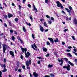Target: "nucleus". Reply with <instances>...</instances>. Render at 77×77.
Returning a JSON list of instances; mask_svg holds the SVG:
<instances>
[{
    "label": "nucleus",
    "instance_id": "nucleus-1",
    "mask_svg": "<svg viewBox=\"0 0 77 77\" xmlns=\"http://www.w3.org/2000/svg\"><path fill=\"white\" fill-rule=\"evenodd\" d=\"M21 49L23 53L25 52V54L26 56L25 57H29L30 56V53L28 52H27V53H26V51H27V49H26V48L24 49L23 48H21Z\"/></svg>",
    "mask_w": 77,
    "mask_h": 77
},
{
    "label": "nucleus",
    "instance_id": "nucleus-2",
    "mask_svg": "<svg viewBox=\"0 0 77 77\" xmlns=\"http://www.w3.org/2000/svg\"><path fill=\"white\" fill-rule=\"evenodd\" d=\"M29 65H31V60H29V61H27L26 62V65L27 66V69H30V67H29Z\"/></svg>",
    "mask_w": 77,
    "mask_h": 77
},
{
    "label": "nucleus",
    "instance_id": "nucleus-3",
    "mask_svg": "<svg viewBox=\"0 0 77 77\" xmlns=\"http://www.w3.org/2000/svg\"><path fill=\"white\" fill-rule=\"evenodd\" d=\"M56 3L57 4V6L58 8H60L61 7V8L63 9V6L62 5V4L60 3L59 1H57L56 2Z\"/></svg>",
    "mask_w": 77,
    "mask_h": 77
},
{
    "label": "nucleus",
    "instance_id": "nucleus-4",
    "mask_svg": "<svg viewBox=\"0 0 77 77\" xmlns=\"http://www.w3.org/2000/svg\"><path fill=\"white\" fill-rule=\"evenodd\" d=\"M69 9H70L69 10V9L65 8V9L66 10V11H67L69 12V14L70 15H71V10H72V8L71 6H69Z\"/></svg>",
    "mask_w": 77,
    "mask_h": 77
},
{
    "label": "nucleus",
    "instance_id": "nucleus-5",
    "mask_svg": "<svg viewBox=\"0 0 77 77\" xmlns=\"http://www.w3.org/2000/svg\"><path fill=\"white\" fill-rule=\"evenodd\" d=\"M63 68H66L67 71H70V65L69 64L67 65V66H64L63 67Z\"/></svg>",
    "mask_w": 77,
    "mask_h": 77
},
{
    "label": "nucleus",
    "instance_id": "nucleus-6",
    "mask_svg": "<svg viewBox=\"0 0 77 77\" xmlns=\"http://www.w3.org/2000/svg\"><path fill=\"white\" fill-rule=\"evenodd\" d=\"M31 47L32 48H33V49L34 50H37V49H35L37 48V47H36V44H35V43H34L33 45H31ZM34 47L35 48H34Z\"/></svg>",
    "mask_w": 77,
    "mask_h": 77
},
{
    "label": "nucleus",
    "instance_id": "nucleus-7",
    "mask_svg": "<svg viewBox=\"0 0 77 77\" xmlns=\"http://www.w3.org/2000/svg\"><path fill=\"white\" fill-rule=\"evenodd\" d=\"M3 48V52L4 53H5V51H6V48L8 47V45H6L3 44L2 45Z\"/></svg>",
    "mask_w": 77,
    "mask_h": 77
},
{
    "label": "nucleus",
    "instance_id": "nucleus-8",
    "mask_svg": "<svg viewBox=\"0 0 77 77\" xmlns=\"http://www.w3.org/2000/svg\"><path fill=\"white\" fill-rule=\"evenodd\" d=\"M48 39L49 40L50 42H51L52 44H53L54 43V40L52 38H48Z\"/></svg>",
    "mask_w": 77,
    "mask_h": 77
},
{
    "label": "nucleus",
    "instance_id": "nucleus-9",
    "mask_svg": "<svg viewBox=\"0 0 77 77\" xmlns=\"http://www.w3.org/2000/svg\"><path fill=\"white\" fill-rule=\"evenodd\" d=\"M34 77H38L39 76V75L38 73H36L35 72H34L33 73V74Z\"/></svg>",
    "mask_w": 77,
    "mask_h": 77
},
{
    "label": "nucleus",
    "instance_id": "nucleus-10",
    "mask_svg": "<svg viewBox=\"0 0 77 77\" xmlns=\"http://www.w3.org/2000/svg\"><path fill=\"white\" fill-rule=\"evenodd\" d=\"M73 23L74 24L77 25V20L76 19H74L73 20Z\"/></svg>",
    "mask_w": 77,
    "mask_h": 77
},
{
    "label": "nucleus",
    "instance_id": "nucleus-11",
    "mask_svg": "<svg viewBox=\"0 0 77 77\" xmlns=\"http://www.w3.org/2000/svg\"><path fill=\"white\" fill-rule=\"evenodd\" d=\"M40 30L42 32H44V28L42 27L41 26H40Z\"/></svg>",
    "mask_w": 77,
    "mask_h": 77
},
{
    "label": "nucleus",
    "instance_id": "nucleus-12",
    "mask_svg": "<svg viewBox=\"0 0 77 77\" xmlns=\"http://www.w3.org/2000/svg\"><path fill=\"white\" fill-rule=\"evenodd\" d=\"M58 62H61V63H60V65H62V64H63V60H62V59H61L60 60H59Z\"/></svg>",
    "mask_w": 77,
    "mask_h": 77
},
{
    "label": "nucleus",
    "instance_id": "nucleus-13",
    "mask_svg": "<svg viewBox=\"0 0 77 77\" xmlns=\"http://www.w3.org/2000/svg\"><path fill=\"white\" fill-rule=\"evenodd\" d=\"M10 53L11 55V56H12V57H14V52L12 51H10Z\"/></svg>",
    "mask_w": 77,
    "mask_h": 77
},
{
    "label": "nucleus",
    "instance_id": "nucleus-14",
    "mask_svg": "<svg viewBox=\"0 0 77 77\" xmlns=\"http://www.w3.org/2000/svg\"><path fill=\"white\" fill-rule=\"evenodd\" d=\"M48 68H52V67H53V65H50L49 64L48 65Z\"/></svg>",
    "mask_w": 77,
    "mask_h": 77
},
{
    "label": "nucleus",
    "instance_id": "nucleus-15",
    "mask_svg": "<svg viewBox=\"0 0 77 77\" xmlns=\"http://www.w3.org/2000/svg\"><path fill=\"white\" fill-rule=\"evenodd\" d=\"M54 42H59V39L58 38H57L56 39H55L54 40Z\"/></svg>",
    "mask_w": 77,
    "mask_h": 77
},
{
    "label": "nucleus",
    "instance_id": "nucleus-16",
    "mask_svg": "<svg viewBox=\"0 0 77 77\" xmlns=\"http://www.w3.org/2000/svg\"><path fill=\"white\" fill-rule=\"evenodd\" d=\"M8 17L9 18L10 17H13V15L12 14H10L9 13H8Z\"/></svg>",
    "mask_w": 77,
    "mask_h": 77
},
{
    "label": "nucleus",
    "instance_id": "nucleus-17",
    "mask_svg": "<svg viewBox=\"0 0 77 77\" xmlns=\"http://www.w3.org/2000/svg\"><path fill=\"white\" fill-rule=\"evenodd\" d=\"M23 30L25 33H26V28L24 26H23Z\"/></svg>",
    "mask_w": 77,
    "mask_h": 77
},
{
    "label": "nucleus",
    "instance_id": "nucleus-18",
    "mask_svg": "<svg viewBox=\"0 0 77 77\" xmlns=\"http://www.w3.org/2000/svg\"><path fill=\"white\" fill-rule=\"evenodd\" d=\"M65 19L66 20V21H69V20L68 19V16H66L64 17Z\"/></svg>",
    "mask_w": 77,
    "mask_h": 77
},
{
    "label": "nucleus",
    "instance_id": "nucleus-19",
    "mask_svg": "<svg viewBox=\"0 0 77 77\" xmlns=\"http://www.w3.org/2000/svg\"><path fill=\"white\" fill-rule=\"evenodd\" d=\"M43 24L44 26L46 27H48L47 26V23L45 22H44Z\"/></svg>",
    "mask_w": 77,
    "mask_h": 77
},
{
    "label": "nucleus",
    "instance_id": "nucleus-20",
    "mask_svg": "<svg viewBox=\"0 0 77 77\" xmlns=\"http://www.w3.org/2000/svg\"><path fill=\"white\" fill-rule=\"evenodd\" d=\"M43 50L44 51L46 52L47 51V50L46 49V48H45L44 47L43 48Z\"/></svg>",
    "mask_w": 77,
    "mask_h": 77
},
{
    "label": "nucleus",
    "instance_id": "nucleus-21",
    "mask_svg": "<svg viewBox=\"0 0 77 77\" xmlns=\"http://www.w3.org/2000/svg\"><path fill=\"white\" fill-rule=\"evenodd\" d=\"M68 63L69 64H70V65H71L72 66H74V64H73L72 63H71V62H70V61H69Z\"/></svg>",
    "mask_w": 77,
    "mask_h": 77
},
{
    "label": "nucleus",
    "instance_id": "nucleus-22",
    "mask_svg": "<svg viewBox=\"0 0 77 77\" xmlns=\"http://www.w3.org/2000/svg\"><path fill=\"white\" fill-rule=\"evenodd\" d=\"M67 55L71 57H72V56L71 54L70 53L67 54Z\"/></svg>",
    "mask_w": 77,
    "mask_h": 77
},
{
    "label": "nucleus",
    "instance_id": "nucleus-23",
    "mask_svg": "<svg viewBox=\"0 0 77 77\" xmlns=\"http://www.w3.org/2000/svg\"><path fill=\"white\" fill-rule=\"evenodd\" d=\"M7 71V69H6V68H5L2 71V72H6V71Z\"/></svg>",
    "mask_w": 77,
    "mask_h": 77
},
{
    "label": "nucleus",
    "instance_id": "nucleus-24",
    "mask_svg": "<svg viewBox=\"0 0 77 77\" xmlns=\"http://www.w3.org/2000/svg\"><path fill=\"white\" fill-rule=\"evenodd\" d=\"M46 44L47 45H50V42H47Z\"/></svg>",
    "mask_w": 77,
    "mask_h": 77
},
{
    "label": "nucleus",
    "instance_id": "nucleus-25",
    "mask_svg": "<svg viewBox=\"0 0 77 77\" xmlns=\"http://www.w3.org/2000/svg\"><path fill=\"white\" fill-rule=\"evenodd\" d=\"M50 75H51V77H54V75L53 74H51Z\"/></svg>",
    "mask_w": 77,
    "mask_h": 77
},
{
    "label": "nucleus",
    "instance_id": "nucleus-26",
    "mask_svg": "<svg viewBox=\"0 0 77 77\" xmlns=\"http://www.w3.org/2000/svg\"><path fill=\"white\" fill-rule=\"evenodd\" d=\"M12 40L14 41V40H15V37L14 36H12Z\"/></svg>",
    "mask_w": 77,
    "mask_h": 77
},
{
    "label": "nucleus",
    "instance_id": "nucleus-27",
    "mask_svg": "<svg viewBox=\"0 0 77 77\" xmlns=\"http://www.w3.org/2000/svg\"><path fill=\"white\" fill-rule=\"evenodd\" d=\"M29 18L30 19V20H31V21H33V18L32 17V16L29 17Z\"/></svg>",
    "mask_w": 77,
    "mask_h": 77
},
{
    "label": "nucleus",
    "instance_id": "nucleus-28",
    "mask_svg": "<svg viewBox=\"0 0 77 77\" xmlns=\"http://www.w3.org/2000/svg\"><path fill=\"white\" fill-rule=\"evenodd\" d=\"M2 72L0 70V77H2Z\"/></svg>",
    "mask_w": 77,
    "mask_h": 77
},
{
    "label": "nucleus",
    "instance_id": "nucleus-29",
    "mask_svg": "<svg viewBox=\"0 0 77 77\" xmlns=\"http://www.w3.org/2000/svg\"><path fill=\"white\" fill-rule=\"evenodd\" d=\"M10 31L11 32V34H12V33H13V30H10Z\"/></svg>",
    "mask_w": 77,
    "mask_h": 77
},
{
    "label": "nucleus",
    "instance_id": "nucleus-30",
    "mask_svg": "<svg viewBox=\"0 0 77 77\" xmlns=\"http://www.w3.org/2000/svg\"><path fill=\"white\" fill-rule=\"evenodd\" d=\"M32 36L33 39H35V36H34L33 34H32Z\"/></svg>",
    "mask_w": 77,
    "mask_h": 77
},
{
    "label": "nucleus",
    "instance_id": "nucleus-31",
    "mask_svg": "<svg viewBox=\"0 0 77 77\" xmlns=\"http://www.w3.org/2000/svg\"><path fill=\"white\" fill-rule=\"evenodd\" d=\"M17 38L19 41H20L21 39L20 38V37L19 36L17 37Z\"/></svg>",
    "mask_w": 77,
    "mask_h": 77
},
{
    "label": "nucleus",
    "instance_id": "nucleus-32",
    "mask_svg": "<svg viewBox=\"0 0 77 77\" xmlns=\"http://www.w3.org/2000/svg\"><path fill=\"white\" fill-rule=\"evenodd\" d=\"M46 17L47 18H50V16L48 15H46Z\"/></svg>",
    "mask_w": 77,
    "mask_h": 77
},
{
    "label": "nucleus",
    "instance_id": "nucleus-33",
    "mask_svg": "<svg viewBox=\"0 0 77 77\" xmlns=\"http://www.w3.org/2000/svg\"><path fill=\"white\" fill-rule=\"evenodd\" d=\"M15 21H16V22H18V19L17 18H16L15 20H14Z\"/></svg>",
    "mask_w": 77,
    "mask_h": 77
},
{
    "label": "nucleus",
    "instance_id": "nucleus-34",
    "mask_svg": "<svg viewBox=\"0 0 77 77\" xmlns=\"http://www.w3.org/2000/svg\"><path fill=\"white\" fill-rule=\"evenodd\" d=\"M33 10H35L36 12H38V10H37V9L36 8H33Z\"/></svg>",
    "mask_w": 77,
    "mask_h": 77
},
{
    "label": "nucleus",
    "instance_id": "nucleus-35",
    "mask_svg": "<svg viewBox=\"0 0 77 77\" xmlns=\"http://www.w3.org/2000/svg\"><path fill=\"white\" fill-rule=\"evenodd\" d=\"M9 25L10 26H11V27L12 26V24L11 23V22H9Z\"/></svg>",
    "mask_w": 77,
    "mask_h": 77
},
{
    "label": "nucleus",
    "instance_id": "nucleus-36",
    "mask_svg": "<svg viewBox=\"0 0 77 77\" xmlns=\"http://www.w3.org/2000/svg\"><path fill=\"white\" fill-rule=\"evenodd\" d=\"M4 17L5 18V19H6L7 18H8V16H7V15H5L4 16Z\"/></svg>",
    "mask_w": 77,
    "mask_h": 77
},
{
    "label": "nucleus",
    "instance_id": "nucleus-37",
    "mask_svg": "<svg viewBox=\"0 0 77 77\" xmlns=\"http://www.w3.org/2000/svg\"><path fill=\"white\" fill-rule=\"evenodd\" d=\"M72 39H73V40H74V41H75V37L74 36H72Z\"/></svg>",
    "mask_w": 77,
    "mask_h": 77
},
{
    "label": "nucleus",
    "instance_id": "nucleus-38",
    "mask_svg": "<svg viewBox=\"0 0 77 77\" xmlns=\"http://www.w3.org/2000/svg\"><path fill=\"white\" fill-rule=\"evenodd\" d=\"M73 51H75V52H76L77 51V48H75L73 49Z\"/></svg>",
    "mask_w": 77,
    "mask_h": 77
},
{
    "label": "nucleus",
    "instance_id": "nucleus-39",
    "mask_svg": "<svg viewBox=\"0 0 77 77\" xmlns=\"http://www.w3.org/2000/svg\"><path fill=\"white\" fill-rule=\"evenodd\" d=\"M21 6H20V5H19V10H21Z\"/></svg>",
    "mask_w": 77,
    "mask_h": 77
},
{
    "label": "nucleus",
    "instance_id": "nucleus-40",
    "mask_svg": "<svg viewBox=\"0 0 77 77\" xmlns=\"http://www.w3.org/2000/svg\"><path fill=\"white\" fill-rule=\"evenodd\" d=\"M46 57H48V56H50V54H47L46 55Z\"/></svg>",
    "mask_w": 77,
    "mask_h": 77
},
{
    "label": "nucleus",
    "instance_id": "nucleus-41",
    "mask_svg": "<svg viewBox=\"0 0 77 77\" xmlns=\"http://www.w3.org/2000/svg\"><path fill=\"white\" fill-rule=\"evenodd\" d=\"M20 41L21 44H24V43H23V40H22L21 39L20 40Z\"/></svg>",
    "mask_w": 77,
    "mask_h": 77
},
{
    "label": "nucleus",
    "instance_id": "nucleus-42",
    "mask_svg": "<svg viewBox=\"0 0 77 77\" xmlns=\"http://www.w3.org/2000/svg\"><path fill=\"white\" fill-rule=\"evenodd\" d=\"M67 31H68V29H65L64 30H63V32H67Z\"/></svg>",
    "mask_w": 77,
    "mask_h": 77
},
{
    "label": "nucleus",
    "instance_id": "nucleus-43",
    "mask_svg": "<svg viewBox=\"0 0 77 77\" xmlns=\"http://www.w3.org/2000/svg\"><path fill=\"white\" fill-rule=\"evenodd\" d=\"M62 45H65V43L63 42H62Z\"/></svg>",
    "mask_w": 77,
    "mask_h": 77
},
{
    "label": "nucleus",
    "instance_id": "nucleus-44",
    "mask_svg": "<svg viewBox=\"0 0 77 77\" xmlns=\"http://www.w3.org/2000/svg\"><path fill=\"white\" fill-rule=\"evenodd\" d=\"M64 59L65 60H66V61H68V59H67V58H64Z\"/></svg>",
    "mask_w": 77,
    "mask_h": 77
},
{
    "label": "nucleus",
    "instance_id": "nucleus-45",
    "mask_svg": "<svg viewBox=\"0 0 77 77\" xmlns=\"http://www.w3.org/2000/svg\"><path fill=\"white\" fill-rule=\"evenodd\" d=\"M74 61L75 63H77V59H75Z\"/></svg>",
    "mask_w": 77,
    "mask_h": 77
},
{
    "label": "nucleus",
    "instance_id": "nucleus-46",
    "mask_svg": "<svg viewBox=\"0 0 77 77\" xmlns=\"http://www.w3.org/2000/svg\"><path fill=\"white\" fill-rule=\"evenodd\" d=\"M3 67H4V69L6 68V65H5V64L3 65Z\"/></svg>",
    "mask_w": 77,
    "mask_h": 77
},
{
    "label": "nucleus",
    "instance_id": "nucleus-47",
    "mask_svg": "<svg viewBox=\"0 0 77 77\" xmlns=\"http://www.w3.org/2000/svg\"><path fill=\"white\" fill-rule=\"evenodd\" d=\"M17 65L18 66H19L20 65V63H19V62L17 63Z\"/></svg>",
    "mask_w": 77,
    "mask_h": 77
},
{
    "label": "nucleus",
    "instance_id": "nucleus-48",
    "mask_svg": "<svg viewBox=\"0 0 77 77\" xmlns=\"http://www.w3.org/2000/svg\"><path fill=\"white\" fill-rule=\"evenodd\" d=\"M20 58L21 59H22V60H23V56L21 55L20 56Z\"/></svg>",
    "mask_w": 77,
    "mask_h": 77
},
{
    "label": "nucleus",
    "instance_id": "nucleus-49",
    "mask_svg": "<svg viewBox=\"0 0 77 77\" xmlns=\"http://www.w3.org/2000/svg\"><path fill=\"white\" fill-rule=\"evenodd\" d=\"M48 23H49L50 24H51V21L49 20L48 21Z\"/></svg>",
    "mask_w": 77,
    "mask_h": 77
},
{
    "label": "nucleus",
    "instance_id": "nucleus-50",
    "mask_svg": "<svg viewBox=\"0 0 77 77\" xmlns=\"http://www.w3.org/2000/svg\"><path fill=\"white\" fill-rule=\"evenodd\" d=\"M68 48H69V49H70L71 48H72V47L71 46H68Z\"/></svg>",
    "mask_w": 77,
    "mask_h": 77
},
{
    "label": "nucleus",
    "instance_id": "nucleus-51",
    "mask_svg": "<svg viewBox=\"0 0 77 77\" xmlns=\"http://www.w3.org/2000/svg\"><path fill=\"white\" fill-rule=\"evenodd\" d=\"M28 7H29V8H31V5H30V4H29L28 5Z\"/></svg>",
    "mask_w": 77,
    "mask_h": 77
},
{
    "label": "nucleus",
    "instance_id": "nucleus-52",
    "mask_svg": "<svg viewBox=\"0 0 77 77\" xmlns=\"http://www.w3.org/2000/svg\"><path fill=\"white\" fill-rule=\"evenodd\" d=\"M4 61L5 63V62H6V58H5L4 60Z\"/></svg>",
    "mask_w": 77,
    "mask_h": 77
},
{
    "label": "nucleus",
    "instance_id": "nucleus-53",
    "mask_svg": "<svg viewBox=\"0 0 77 77\" xmlns=\"http://www.w3.org/2000/svg\"><path fill=\"white\" fill-rule=\"evenodd\" d=\"M66 51H67L68 52H69L71 51V50H69V49H67L66 50Z\"/></svg>",
    "mask_w": 77,
    "mask_h": 77
},
{
    "label": "nucleus",
    "instance_id": "nucleus-54",
    "mask_svg": "<svg viewBox=\"0 0 77 77\" xmlns=\"http://www.w3.org/2000/svg\"><path fill=\"white\" fill-rule=\"evenodd\" d=\"M62 13H63V14H65V12L63 11H62Z\"/></svg>",
    "mask_w": 77,
    "mask_h": 77
},
{
    "label": "nucleus",
    "instance_id": "nucleus-55",
    "mask_svg": "<svg viewBox=\"0 0 77 77\" xmlns=\"http://www.w3.org/2000/svg\"><path fill=\"white\" fill-rule=\"evenodd\" d=\"M37 58H38V59H42V58L41 57H37Z\"/></svg>",
    "mask_w": 77,
    "mask_h": 77
},
{
    "label": "nucleus",
    "instance_id": "nucleus-56",
    "mask_svg": "<svg viewBox=\"0 0 77 77\" xmlns=\"http://www.w3.org/2000/svg\"><path fill=\"white\" fill-rule=\"evenodd\" d=\"M45 3H48V0H45Z\"/></svg>",
    "mask_w": 77,
    "mask_h": 77
},
{
    "label": "nucleus",
    "instance_id": "nucleus-57",
    "mask_svg": "<svg viewBox=\"0 0 77 77\" xmlns=\"http://www.w3.org/2000/svg\"><path fill=\"white\" fill-rule=\"evenodd\" d=\"M26 0H23V3H25V2H26Z\"/></svg>",
    "mask_w": 77,
    "mask_h": 77
},
{
    "label": "nucleus",
    "instance_id": "nucleus-58",
    "mask_svg": "<svg viewBox=\"0 0 77 77\" xmlns=\"http://www.w3.org/2000/svg\"><path fill=\"white\" fill-rule=\"evenodd\" d=\"M37 63H38V64H40V63H41V62H40V61L38 60V61Z\"/></svg>",
    "mask_w": 77,
    "mask_h": 77
},
{
    "label": "nucleus",
    "instance_id": "nucleus-59",
    "mask_svg": "<svg viewBox=\"0 0 77 77\" xmlns=\"http://www.w3.org/2000/svg\"><path fill=\"white\" fill-rule=\"evenodd\" d=\"M40 21L42 22V21H44V20L42 19H40Z\"/></svg>",
    "mask_w": 77,
    "mask_h": 77
},
{
    "label": "nucleus",
    "instance_id": "nucleus-60",
    "mask_svg": "<svg viewBox=\"0 0 77 77\" xmlns=\"http://www.w3.org/2000/svg\"><path fill=\"white\" fill-rule=\"evenodd\" d=\"M18 71L19 72H21V69H19L18 70Z\"/></svg>",
    "mask_w": 77,
    "mask_h": 77
},
{
    "label": "nucleus",
    "instance_id": "nucleus-61",
    "mask_svg": "<svg viewBox=\"0 0 77 77\" xmlns=\"http://www.w3.org/2000/svg\"><path fill=\"white\" fill-rule=\"evenodd\" d=\"M50 77V76L48 75H46L45 76V77Z\"/></svg>",
    "mask_w": 77,
    "mask_h": 77
},
{
    "label": "nucleus",
    "instance_id": "nucleus-62",
    "mask_svg": "<svg viewBox=\"0 0 77 77\" xmlns=\"http://www.w3.org/2000/svg\"><path fill=\"white\" fill-rule=\"evenodd\" d=\"M22 68L23 69H25V66H22Z\"/></svg>",
    "mask_w": 77,
    "mask_h": 77
},
{
    "label": "nucleus",
    "instance_id": "nucleus-63",
    "mask_svg": "<svg viewBox=\"0 0 77 77\" xmlns=\"http://www.w3.org/2000/svg\"><path fill=\"white\" fill-rule=\"evenodd\" d=\"M51 19L52 21L54 20V18H53V17H51Z\"/></svg>",
    "mask_w": 77,
    "mask_h": 77
},
{
    "label": "nucleus",
    "instance_id": "nucleus-64",
    "mask_svg": "<svg viewBox=\"0 0 77 77\" xmlns=\"http://www.w3.org/2000/svg\"><path fill=\"white\" fill-rule=\"evenodd\" d=\"M4 26L5 27H7V25L5 23H4Z\"/></svg>",
    "mask_w": 77,
    "mask_h": 77
}]
</instances>
